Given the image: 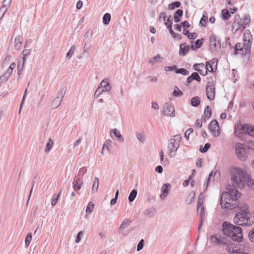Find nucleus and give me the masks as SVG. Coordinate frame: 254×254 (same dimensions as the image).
Returning <instances> with one entry per match:
<instances>
[{
  "instance_id": "774afa93",
  "label": "nucleus",
  "mask_w": 254,
  "mask_h": 254,
  "mask_svg": "<svg viewBox=\"0 0 254 254\" xmlns=\"http://www.w3.org/2000/svg\"><path fill=\"white\" fill-rule=\"evenodd\" d=\"M197 37V34L195 32H193L190 33L189 36H188V38L190 39H195Z\"/></svg>"
},
{
  "instance_id": "69168bd1",
  "label": "nucleus",
  "mask_w": 254,
  "mask_h": 254,
  "mask_svg": "<svg viewBox=\"0 0 254 254\" xmlns=\"http://www.w3.org/2000/svg\"><path fill=\"white\" fill-rule=\"evenodd\" d=\"M102 92L103 91H102V89L101 88V87L99 86L94 93V97H98Z\"/></svg>"
},
{
  "instance_id": "a211bd4d",
  "label": "nucleus",
  "mask_w": 254,
  "mask_h": 254,
  "mask_svg": "<svg viewBox=\"0 0 254 254\" xmlns=\"http://www.w3.org/2000/svg\"><path fill=\"white\" fill-rule=\"evenodd\" d=\"M99 86L101 87V88H103V89H102V91H103V92L110 91L112 88L111 86L110 85L109 82L106 79L103 80L101 82Z\"/></svg>"
},
{
  "instance_id": "603ef678",
  "label": "nucleus",
  "mask_w": 254,
  "mask_h": 254,
  "mask_svg": "<svg viewBox=\"0 0 254 254\" xmlns=\"http://www.w3.org/2000/svg\"><path fill=\"white\" fill-rule=\"evenodd\" d=\"M87 172V169H86V168L83 167L81 168H80L79 170V172H78V176L80 178V177H82Z\"/></svg>"
},
{
  "instance_id": "864d4df0",
  "label": "nucleus",
  "mask_w": 254,
  "mask_h": 254,
  "mask_svg": "<svg viewBox=\"0 0 254 254\" xmlns=\"http://www.w3.org/2000/svg\"><path fill=\"white\" fill-rule=\"evenodd\" d=\"M31 240H32V234L31 233H29L26 238H25V245L26 246H28L29 245L31 241Z\"/></svg>"
},
{
  "instance_id": "13d9d810",
  "label": "nucleus",
  "mask_w": 254,
  "mask_h": 254,
  "mask_svg": "<svg viewBox=\"0 0 254 254\" xmlns=\"http://www.w3.org/2000/svg\"><path fill=\"white\" fill-rule=\"evenodd\" d=\"M144 246V240L141 239L138 243L137 246V251H140L143 248Z\"/></svg>"
},
{
  "instance_id": "cd10ccee",
  "label": "nucleus",
  "mask_w": 254,
  "mask_h": 254,
  "mask_svg": "<svg viewBox=\"0 0 254 254\" xmlns=\"http://www.w3.org/2000/svg\"><path fill=\"white\" fill-rule=\"evenodd\" d=\"M25 59L24 58H22L18 63V74H20L22 70H23V67H24V64H25Z\"/></svg>"
},
{
  "instance_id": "3c124183",
  "label": "nucleus",
  "mask_w": 254,
  "mask_h": 254,
  "mask_svg": "<svg viewBox=\"0 0 254 254\" xmlns=\"http://www.w3.org/2000/svg\"><path fill=\"white\" fill-rule=\"evenodd\" d=\"M191 78H192L193 80H195L198 82H200L201 80V78L200 77L198 73L196 72H193L191 74Z\"/></svg>"
},
{
  "instance_id": "c03bdc74",
  "label": "nucleus",
  "mask_w": 254,
  "mask_h": 254,
  "mask_svg": "<svg viewBox=\"0 0 254 254\" xmlns=\"http://www.w3.org/2000/svg\"><path fill=\"white\" fill-rule=\"evenodd\" d=\"M244 47L245 48V46H244V44H242V43H238L236 44L235 45V53L237 54H238V51H242Z\"/></svg>"
},
{
  "instance_id": "49530a36",
  "label": "nucleus",
  "mask_w": 254,
  "mask_h": 254,
  "mask_svg": "<svg viewBox=\"0 0 254 254\" xmlns=\"http://www.w3.org/2000/svg\"><path fill=\"white\" fill-rule=\"evenodd\" d=\"M12 0H3L2 4L1 6H4V8L6 9V11L7 10V7H9L12 3Z\"/></svg>"
},
{
  "instance_id": "dca6fc26",
  "label": "nucleus",
  "mask_w": 254,
  "mask_h": 254,
  "mask_svg": "<svg viewBox=\"0 0 254 254\" xmlns=\"http://www.w3.org/2000/svg\"><path fill=\"white\" fill-rule=\"evenodd\" d=\"M210 241L215 245L226 244L227 241L225 238L218 237L217 235H212L210 237Z\"/></svg>"
},
{
  "instance_id": "0e129e2a",
  "label": "nucleus",
  "mask_w": 254,
  "mask_h": 254,
  "mask_svg": "<svg viewBox=\"0 0 254 254\" xmlns=\"http://www.w3.org/2000/svg\"><path fill=\"white\" fill-rule=\"evenodd\" d=\"M6 12V9L4 8V6L0 7V19L3 17Z\"/></svg>"
},
{
  "instance_id": "f3484780",
  "label": "nucleus",
  "mask_w": 254,
  "mask_h": 254,
  "mask_svg": "<svg viewBox=\"0 0 254 254\" xmlns=\"http://www.w3.org/2000/svg\"><path fill=\"white\" fill-rule=\"evenodd\" d=\"M240 22H241V19L240 18V15L235 14L234 16V21L233 23L232 27L233 29L235 30L236 31L240 29H242V27H241V24Z\"/></svg>"
},
{
  "instance_id": "20e7f679",
  "label": "nucleus",
  "mask_w": 254,
  "mask_h": 254,
  "mask_svg": "<svg viewBox=\"0 0 254 254\" xmlns=\"http://www.w3.org/2000/svg\"><path fill=\"white\" fill-rule=\"evenodd\" d=\"M247 172L241 169L237 168L233 172L231 180L235 189L236 188H243L246 185V181L248 179Z\"/></svg>"
},
{
  "instance_id": "4be33fe9",
  "label": "nucleus",
  "mask_w": 254,
  "mask_h": 254,
  "mask_svg": "<svg viewBox=\"0 0 254 254\" xmlns=\"http://www.w3.org/2000/svg\"><path fill=\"white\" fill-rule=\"evenodd\" d=\"M250 21L251 17L249 15H246L243 19H241V22H240L241 24V27H242L243 30L246 28V26L250 23Z\"/></svg>"
},
{
  "instance_id": "8fccbe9b",
  "label": "nucleus",
  "mask_w": 254,
  "mask_h": 254,
  "mask_svg": "<svg viewBox=\"0 0 254 254\" xmlns=\"http://www.w3.org/2000/svg\"><path fill=\"white\" fill-rule=\"evenodd\" d=\"M210 144L208 143L205 144V145L203 148L202 147V146L201 145L199 147V151L201 152L205 153L208 150V149L210 147Z\"/></svg>"
},
{
  "instance_id": "423d86ee",
  "label": "nucleus",
  "mask_w": 254,
  "mask_h": 254,
  "mask_svg": "<svg viewBox=\"0 0 254 254\" xmlns=\"http://www.w3.org/2000/svg\"><path fill=\"white\" fill-rule=\"evenodd\" d=\"M236 154L241 161H245L247 156V150L245 148L244 144L237 143L235 145Z\"/></svg>"
},
{
  "instance_id": "338daca9",
  "label": "nucleus",
  "mask_w": 254,
  "mask_h": 254,
  "mask_svg": "<svg viewBox=\"0 0 254 254\" xmlns=\"http://www.w3.org/2000/svg\"><path fill=\"white\" fill-rule=\"evenodd\" d=\"M207 19V17H205L204 15H203L202 17L201 18L200 21V24L202 26H205L206 23V19Z\"/></svg>"
},
{
  "instance_id": "4c0bfd02",
  "label": "nucleus",
  "mask_w": 254,
  "mask_h": 254,
  "mask_svg": "<svg viewBox=\"0 0 254 254\" xmlns=\"http://www.w3.org/2000/svg\"><path fill=\"white\" fill-rule=\"evenodd\" d=\"M75 49V46L74 45H72L70 49L67 52L66 57L68 59H70L74 54V51Z\"/></svg>"
},
{
  "instance_id": "7c9ffc66",
  "label": "nucleus",
  "mask_w": 254,
  "mask_h": 254,
  "mask_svg": "<svg viewBox=\"0 0 254 254\" xmlns=\"http://www.w3.org/2000/svg\"><path fill=\"white\" fill-rule=\"evenodd\" d=\"M200 102V99L198 96H195L191 99V104L193 107H197Z\"/></svg>"
},
{
  "instance_id": "f03ea898",
  "label": "nucleus",
  "mask_w": 254,
  "mask_h": 254,
  "mask_svg": "<svg viewBox=\"0 0 254 254\" xmlns=\"http://www.w3.org/2000/svg\"><path fill=\"white\" fill-rule=\"evenodd\" d=\"M240 197V193L236 189H230L222 194L221 205L224 208L232 210L238 206Z\"/></svg>"
},
{
  "instance_id": "4d7b16f0",
  "label": "nucleus",
  "mask_w": 254,
  "mask_h": 254,
  "mask_svg": "<svg viewBox=\"0 0 254 254\" xmlns=\"http://www.w3.org/2000/svg\"><path fill=\"white\" fill-rule=\"evenodd\" d=\"M249 238L251 242L254 243V228L249 232Z\"/></svg>"
},
{
  "instance_id": "6ab92c4d",
  "label": "nucleus",
  "mask_w": 254,
  "mask_h": 254,
  "mask_svg": "<svg viewBox=\"0 0 254 254\" xmlns=\"http://www.w3.org/2000/svg\"><path fill=\"white\" fill-rule=\"evenodd\" d=\"M190 49V46L187 45L186 43L181 44L180 46V55L181 56L186 55L189 52Z\"/></svg>"
},
{
  "instance_id": "7ed1b4c3",
  "label": "nucleus",
  "mask_w": 254,
  "mask_h": 254,
  "mask_svg": "<svg viewBox=\"0 0 254 254\" xmlns=\"http://www.w3.org/2000/svg\"><path fill=\"white\" fill-rule=\"evenodd\" d=\"M222 227L224 235L235 241L239 242L242 240L243 235L241 227L234 225L228 222H224Z\"/></svg>"
},
{
  "instance_id": "f257e3e1",
  "label": "nucleus",
  "mask_w": 254,
  "mask_h": 254,
  "mask_svg": "<svg viewBox=\"0 0 254 254\" xmlns=\"http://www.w3.org/2000/svg\"><path fill=\"white\" fill-rule=\"evenodd\" d=\"M234 223L240 226H250L254 223V215L250 213L248 206L243 203L241 204L239 210L233 219Z\"/></svg>"
},
{
  "instance_id": "4468645a",
  "label": "nucleus",
  "mask_w": 254,
  "mask_h": 254,
  "mask_svg": "<svg viewBox=\"0 0 254 254\" xmlns=\"http://www.w3.org/2000/svg\"><path fill=\"white\" fill-rule=\"evenodd\" d=\"M180 145V143L176 142L175 140L173 139H170L168 144V148L169 151V156L173 157L176 154V152L178 150Z\"/></svg>"
},
{
  "instance_id": "b1692460",
  "label": "nucleus",
  "mask_w": 254,
  "mask_h": 254,
  "mask_svg": "<svg viewBox=\"0 0 254 254\" xmlns=\"http://www.w3.org/2000/svg\"><path fill=\"white\" fill-rule=\"evenodd\" d=\"M162 59L161 56L158 54L153 58L149 59L148 62L150 64L153 65L155 63H161Z\"/></svg>"
},
{
  "instance_id": "a19ab883",
  "label": "nucleus",
  "mask_w": 254,
  "mask_h": 254,
  "mask_svg": "<svg viewBox=\"0 0 254 254\" xmlns=\"http://www.w3.org/2000/svg\"><path fill=\"white\" fill-rule=\"evenodd\" d=\"M246 185L249 187H252L254 189V180H253L250 176L248 175V179L246 181Z\"/></svg>"
},
{
  "instance_id": "0eeeda50",
  "label": "nucleus",
  "mask_w": 254,
  "mask_h": 254,
  "mask_svg": "<svg viewBox=\"0 0 254 254\" xmlns=\"http://www.w3.org/2000/svg\"><path fill=\"white\" fill-rule=\"evenodd\" d=\"M243 39L246 53L250 52L251 50L253 37L250 31L249 30H246L245 31Z\"/></svg>"
},
{
  "instance_id": "5fc2aeb1",
  "label": "nucleus",
  "mask_w": 254,
  "mask_h": 254,
  "mask_svg": "<svg viewBox=\"0 0 254 254\" xmlns=\"http://www.w3.org/2000/svg\"><path fill=\"white\" fill-rule=\"evenodd\" d=\"M12 70L7 68L6 72H4L2 76L3 77L5 78L6 80L8 79L12 73Z\"/></svg>"
},
{
  "instance_id": "ea45409f",
  "label": "nucleus",
  "mask_w": 254,
  "mask_h": 254,
  "mask_svg": "<svg viewBox=\"0 0 254 254\" xmlns=\"http://www.w3.org/2000/svg\"><path fill=\"white\" fill-rule=\"evenodd\" d=\"M175 72L176 73H180V74H182V75H187L189 74V72L188 70H187V69H186L185 68H183L178 69L176 67V70Z\"/></svg>"
},
{
  "instance_id": "6e6d98bb",
  "label": "nucleus",
  "mask_w": 254,
  "mask_h": 254,
  "mask_svg": "<svg viewBox=\"0 0 254 254\" xmlns=\"http://www.w3.org/2000/svg\"><path fill=\"white\" fill-rule=\"evenodd\" d=\"M172 24L173 22L171 21V23H170L169 26H167V28L169 29L170 33L173 36L174 38H176L177 36V34L175 33L172 29Z\"/></svg>"
},
{
  "instance_id": "052dcab7",
  "label": "nucleus",
  "mask_w": 254,
  "mask_h": 254,
  "mask_svg": "<svg viewBox=\"0 0 254 254\" xmlns=\"http://www.w3.org/2000/svg\"><path fill=\"white\" fill-rule=\"evenodd\" d=\"M153 210H154L153 208L146 209L145 211H144L143 213L144 215L150 216V214L151 213H152V214L153 213Z\"/></svg>"
},
{
  "instance_id": "393cba45",
  "label": "nucleus",
  "mask_w": 254,
  "mask_h": 254,
  "mask_svg": "<svg viewBox=\"0 0 254 254\" xmlns=\"http://www.w3.org/2000/svg\"><path fill=\"white\" fill-rule=\"evenodd\" d=\"M80 181V178H78L73 182V188L74 190H79L81 188L83 185V182H81L79 184H78Z\"/></svg>"
},
{
  "instance_id": "37998d69",
  "label": "nucleus",
  "mask_w": 254,
  "mask_h": 254,
  "mask_svg": "<svg viewBox=\"0 0 254 254\" xmlns=\"http://www.w3.org/2000/svg\"><path fill=\"white\" fill-rule=\"evenodd\" d=\"M181 5V2L180 1H175L169 5V9L173 10L175 7H179Z\"/></svg>"
},
{
  "instance_id": "f704fd0d",
  "label": "nucleus",
  "mask_w": 254,
  "mask_h": 254,
  "mask_svg": "<svg viewBox=\"0 0 254 254\" xmlns=\"http://www.w3.org/2000/svg\"><path fill=\"white\" fill-rule=\"evenodd\" d=\"M131 221L128 219H124L119 227V230L124 229L130 224Z\"/></svg>"
},
{
  "instance_id": "a878e982",
  "label": "nucleus",
  "mask_w": 254,
  "mask_h": 254,
  "mask_svg": "<svg viewBox=\"0 0 254 254\" xmlns=\"http://www.w3.org/2000/svg\"><path fill=\"white\" fill-rule=\"evenodd\" d=\"M203 40H204L203 38L197 40L195 41V44L194 45H191V50H194L196 49L199 48L202 45V41Z\"/></svg>"
},
{
  "instance_id": "5701e85b",
  "label": "nucleus",
  "mask_w": 254,
  "mask_h": 254,
  "mask_svg": "<svg viewBox=\"0 0 254 254\" xmlns=\"http://www.w3.org/2000/svg\"><path fill=\"white\" fill-rule=\"evenodd\" d=\"M110 133L111 137H112L113 134H114L121 141H124V138L123 136L121 134L120 131H119L117 128H114L111 129V130L110 131Z\"/></svg>"
},
{
  "instance_id": "f8f14e48",
  "label": "nucleus",
  "mask_w": 254,
  "mask_h": 254,
  "mask_svg": "<svg viewBox=\"0 0 254 254\" xmlns=\"http://www.w3.org/2000/svg\"><path fill=\"white\" fill-rule=\"evenodd\" d=\"M226 245H227L226 250L230 254H241L242 252L239 244L230 243L228 244L227 243Z\"/></svg>"
},
{
  "instance_id": "ddd939ff",
  "label": "nucleus",
  "mask_w": 254,
  "mask_h": 254,
  "mask_svg": "<svg viewBox=\"0 0 254 254\" xmlns=\"http://www.w3.org/2000/svg\"><path fill=\"white\" fill-rule=\"evenodd\" d=\"M163 114L166 116L174 117L175 116V109L170 102L166 103L163 107Z\"/></svg>"
},
{
  "instance_id": "aec40b11",
  "label": "nucleus",
  "mask_w": 254,
  "mask_h": 254,
  "mask_svg": "<svg viewBox=\"0 0 254 254\" xmlns=\"http://www.w3.org/2000/svg\"><path fill=\"white\" fill-rule=\"evenodd\" d=\"M169 186H170L169 184H165L162 186L161 190L162 193L160 195V197L162 199H164L168 194Z\"/></svg>"
},
{
  "instance_id": "9b49d317",
  "label": "nucleus",
  "mask_w": 254,
  "mask_h": 254,
  "mask_svg": "<svg viewBox=\"0 0 254 254\" xmlns=\"http://www.w3.org/2000/svg\"><path fill=\"white\" fill-rule=\"evenodd\" d=\"M208 129L211 134L215 137H217L220 134L219 126L216 120H213L210 123L208 126Z\"/></svg>"
},
{
  "instance_id": "79ce46f5",
  "label": "nucleus",
  "mask_w": 254,
  "mask_h": 254,
  "mask_svg": "<svg viewBox=\"0 0 254 254\" xmlns=\"http://www.w3.org/2000/svg\"><path fill=\"white\" fill-rule=\"evenodd\" d=\"M61 191H62V190H61L60 191L59 193H58V194L56 196L55 195H54L53 198L51 202V204L52 206H55L58 202L59 197L61 195Z\"/></svg>"
},
{
  "instance_id": "a18cd8bd",
  "label": "nucleus",
  "mask_w": 254,
  "mask_h": 254,
  "mask_svg": "<svg viewBox=\"0 0 254 254\" xmlns=\"http://www.w3.org/2000/svg\"><path fill=\"white\" fill-rule=\"evenodd\" d=\"M136 136L140 142L143 143L144 142L145 137L143 134L136 132Z\"/></svg>"
},
{
  "instance_id": "c9c22d12",
  "label": "nucleus",
  "mask_w": 254,
  "mask_h": 254,
  "mask_svg": "<svg viewBox=\"0 0 254 254\" xmlns=\"http://www.w3.org/2000/svg\"><path fill=\"white\" fill-rule=\"evenodd\" d=\"M193 69L198 71L200 74H202L201 72L202 70L200 69V67L203 68L204 67V65L203 64H195L193 65Z\"/></svg>"
},
{
  "instance_id": "1a4fd4ad",
  "label": "nucleus",
  "mask_w": 254,
  "mask_h": 254,
  "mask_svg": "<svg viewBox=\"0 0 254 254\" xmlns=\"http://www.w3.org/2000/svg\"><path fill=\"white\" fill-rule=\"evenodd\" d=\"M203 205V200L201 198H200V196L198 197V199L197 201V212H199L200 214V221H199V224L198 228V230L200 229L203 222L205 218V213H204V207L202 206Z\"/></svg>"
},
{
  "instance_id": "39448f33",
  "label": "nucleus",
  "mask_w": 254,
  "mask_h": 254,
  "mask_svg": "<svg viewBox=\"0 0 254 254\" xmlns=\"http://www.w3.org/2000/svg\"><path fill=\"white\" fill-rule=\"evenodd\" d=\"M243 132H246L250 136L254 137V127L248 125H243L241 127L240 132H239L238 128H235V134L236 136L241 137L243 135Z\"/></svg>"
},
{
  "instance_id": "473e14b6",
  "label": "nucleus",
  "mask_w": 254,
  "mask_h": 254,
  "mask_svg": "<svg viewBox=\"0 0 254 254\" xmlns=\"http://www.w3.org/2000/svg\"><path fill=\"white\" fill-rule=\"evenodd\" d=\"M111 15L110 13H107L105 14L103 17V22L104 24L107 25L109 23L111 20Z\"/></svg>"
},
{
  "instance_id": "58836bf2",
  "label": "nucleus",
  "mask_w": 254,
  "mask_h": 254,
  "mask_svg": "<svg viewBox=\"0 0 254 254\" xmlns=\"http://www.w3.org/2000/svg\"><path fill=\"white\" fill-rule=\"evenodd\" d=\"M204 114L205 116V118L209 119L211 115V109L209 106H207L204 112Z\"/></svg>"
},
{
  "instance_id": "c85d7f7f",
  "label": "nucleus",
  "mask_w": 254,
  "mask_h": 254,
  "mask_svg": "<svg viewBox=\"0 0 254 254\" xmlns=\"http://www.w3.org/2000/svg\"><path fill=\"white\" fill-rule=\"evenodd\" d=\"M93 33L91 30H88L84 36V41H85V45H86L87 42L89 40L92 36Z\"/></svg>"
},
{
  "instance_id": "6e6552de",
  "label": "nucleus",
  "mask_w": 254,
  "mask_h": 254,
  "mask_svg": "<svg viewBox=\"0 0 254 254\" xmlns=\"http://www.w3.org/2000/svg\"><path fill=\"white\" fill-rule=\"evenodd\" d=\"M209 44L211 48L216 51H218L221 48L220 39L214 34L210 36Z\"/></svg>"
},
{
  "instance_id": "09e8293b",
  "label": "nucleus",
  "mask_w": 254,
  "mask_h": 254,
  "mask_svg": "<svg viewBox=\"0 0 254 254\" xmlns=\"http://www.w3.org/2000/svg\"><path fill=\"white\" fill-rule=\"evenodd\" d=\"M183 94L182 91L177 87L175 86L174 91L173 92V95L174 96H182Z\"/></svg>"
},
{
  "instance_id": "e433bc0d",
  "label": "nucleus",
  "mask_w": 254,
  "mask_h": 254,
  "mask_svg": "<svg viewBox=\"0 0 254 254\" xmlns=\"http://www.w3.org/2000/svg\"><path fill=\"white\" fill-rule=\"evenodd\" d=\"M222 14L224 19H228L230 16L231 14L228 9H224L222 10Z\"/></svg>"
},
{
  "instance_id": "2eb2a0df",
  "label": "nucleus",
  "mask_w": 254,
  "mask_h": 254,
  "mask_svg": "<svg viewBox=\"0 0 254 254\" xmlns=\"http://www.w3.org/2000/svg\"><path fill=\"white\" fill-rule=\"evenodd\" d=\"M64 96V92L63 90L60 91L57 97L53 100L51 104L52 107L55 109L58 108L60 105Z\"/></svg>"
},
{
  "instance_id": "de8ad7c7",
  "label": "nucleus",
  "mask_w": 254,
  "mask_h": 254,
  "mask_svg": "<svg viewBox=\"0 0 254 254\" xmlns=\"http://www.w3.org/2000/svg\"><path fill=\"white\" fill-rule=\"evenodd\" d=\"M94 206V204L92 202H89L86 208V212L90 213L93 210Z\"/></svg>"
},
{
  "instance_id": "bb28decb",
  "label": "nucleus",
  "mask_w": 254,
  "mask_h": 254,
  "mask_svg": "<svg viewBox=\"0 0 254 254\" xmlns=\"http://www.w3.org/2000/svg\"><path fill=\"white\" fill-rule=\"evenodd\" d=\"M99 187V179L96 177L94 179L93 184L92 187L91 191L92 193H94L97 191Z\"/></svg>"
},
{
  "instance_id": "bf43d9fd",
  "label": "nucleus",
  "mask_w": 254,
  "mask_h": 254,
  "mask_svg": "<svg viewBox=\"0 0 254 254\" xmlns=\"http://www.w3.org/2000/svg\"><path fill=\"white\" fill-rule=\"evenodd\" d=\"M206 70H208L209 71L213 72L212 65L209 62L206 63Z\"/></svg>"
},
{
  "instance_id": "72a5a7b5",
  "label": "nucleus",
  "mask_w": 254,
  "mask_h": 254,
  "mask_svg": "<svg viewBox=\"0 0 254 254\" xmlns=\"http://www.w3.org/2000/svg\"><path fill=\"white\" fill-rule=\"evenodd\" d=\"M54 145V142L51 139L49 140L48 142L46 144V147L45 149L46 152H49L52 149Z\"/></svg>"
},
{
  "instance_id": "680f3d73",
  "label": "nucleus",
  "mask_w": 254,
  "mask_h": 254,
  "mask_svg": "<svg viewBox=\"0 0 254 254\" xmlns=\"http://www.w3.org/2000/svg\"><path fill=\"white\" fill-rule=\"evenodd\" d=\"M30 54V50H24L23 51L22 53V58H24L25 60L26 59V57L29 55Z\"/></svg>"
},
{
  "instance_id": "9d476101",
  "label": "nucleus",
  "mask_w": 254,
  "mask_h": 254,
  "mask_svg": "<svg viewBox=\"0 0 254 254\" xmlns=\"http://www.w3.org/2000/svg\"><path fill=\"white\" fill-rule=\"evenodd\" d=\"M206 93L208 99L213 100L215 96V87L213 82H209L206 88Z\"/></svg>"
},
{
  "instance_id": "c756f323",
  "label": "nucleus",
  "mask_w": 254,
  "mask_h": 254,
  "mask_svg": "<svg viewBox=\"0 0 254 254\" xmlns=\"http://www.w3.org/2000/svg\"><path fill=\"white\" fill-rule=\"evenodd\" d=\"M111 142H112V141L110 139H108V140H107L105 141V142L103 145V146L102 147V152H101L102 154H103V151H104V148H106L108 151L111 150Z\"/></svg>"
},
{
  "instance_id": "412c9836",
  "label": "nucleus",
  "mask_w": 254,
  "mask_h": 254,
  "mask_svg": "<svg viewBox=\"0 0 254 254\" xmlns=\"http://www.w3.org/2000/svg\"><path fill=\"white\" fill-rule=\"evenodd\" d=\"M23 37L21 35H17L14 40V47L16 50H19L22 47Z\"/></svg>"
},
{
  "instance_id": "e2e57ef3",
  "label": "nucleus",
  "mask_w": 254,
  "mask_h": 254,
  "mask_svg": "<svg viewBox=\"0 0 254 254\" xmlns=\"http://www.w3.org/2000/svg\"><path fill=\"white\" fill-rule=\"evenodd\" d=\"M83 234V232L82 231H80L78 233L76 237V238H75V241L76 243H79V242L81 240V237L80 236L81 235H82Z\"/></svg>"
},
{
  "instance_id": "2f4dec72",
  "label": "nucleus",
  "mask_w": 254,
  "mask_h": 254,
  "mask_svg": "<svg viewBox=\"0 0 254 254\" xmlns=\"http://www.w3.org/2000/svg\"><path fill=\"white\" fill-rule=\"evenodd\" d=\"M137 191L136 190H133L131 191L128 196V200L129 202H132L137 195Z\"/></svg>"
}]
</instances>
